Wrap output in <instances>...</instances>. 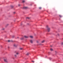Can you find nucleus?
<instances>
[{
  "mask_svg": "<svg viewBox=\"0 0 63 63\" xmlns=\"http://www.w3.org/2000/svg\"><path fill=\"white\" fill-rule=\"evenodd\" d=\"M25 2V0H23L22 1L23 3H24V2Z\"/></svg>",
  "mask_w": 63,
  "mask_h": 63,
  "instance_id": "obj_13",
  "label": "nucleus"
},
{
  "mask_svg": "<svg viewBox=\"0 0 63 63\" xmlns=\"http://www.w3.org/2000/svg\"><path fill=\"white\" fill-rule=\"evenodd\" d=\"M36 42L37 43H39V42L38 41H37Z\"/></svg>",
  "mask_w": 63,
  "mask_h": 63,
  "instance_id": "obj_19",
  "label": "nucleus"
},
{
  "mask_svg": "<svg viewBox=\"0 0 63 63\" xmlns=\"http://www.w3.org/2000/svg\"><path fill=\"white\" fill-rule=\"evenodd\" d=\"M17 38H19L18 37H17Z\"/></svg>",
  "mask_w": 63,
  "mask_h": 63,
  "instance_id": "obj_28",
  "label": "nucleus"
},
{
  "mask_svg": "<svg viewBox=\"0 0 63 63\" xmlns=\"http://www.w3.org/2000/svg\"><path fill=\"white\" fill-rule=\"evenodd\" d=\"M13 6L12 7V8H13Z\"/></svg>",
  "mask_w": 63,
  "mask_h": 63,
  "instance_id": "obj_29",
  "label": "nucleus"
},
{
  "mask_svg": "<svg viewBox=\"0 0 63 63\" xmlns=\"http://www.w3.org/2000/svg\"><path fill=\"white\" fill-rule=\"evenodd\" d=\"M15 57H16V55H15Z\"/></svg>",
  "mask_w": 63,
  "mask_h": 63,
  "instance_id": "obj_24",
  "label": "nucleus"
},
{
  "mask_svg": "<svg viewBox=\"0 0 63 63\" xmlns=\"http://www.w3.org/2000/svg\"><path fill=\"white\" fill-rule=\"evenodd\" d=\"M27 18H28V19H29V18L28 17H27Z\"/></svg>",
  "mask_w": 63,
  "mask_h": 63,
  "instance_id": "obj_21",
  "label": "nucleus"
},
{
  "mask_svg": "<svg viewBox=\"0 0 63 63\" xmlns=\"http://www.w3.org/2000/svg\"><path fill=\"white\" fill-rule=\"evenodd\" d=\"M44 42H45V41L43 40L42 41V43H44Z\"/></svg>",
  "mask_w": 63,
  "mask_h": 63,
  "instance_id": "obj_9",
  "label": "nucleus"
},
{
  "mask_svg": "<svg viewBox=\"0 0 63 63\" xmlns=\"http://www.w3.org/2000/svg\"><path fill=\"white\" fill-rule=\"evenodd\" d=\"M23 39H24V38H23V37H22L21 38V40H23Z\"/></svg>",
  "mask_w": 63,
  "mask_h": 63,
  "instance_id": "obj_8",
  "label": "nucleus"
},
{
  "mask_svg": "<svg viewBox=\"0 0 63 63\" xmlns=\"http://www.w3.org/2000/svg\"><path fill=\"white\" fill-rule=\"evenodd\" d=\"M4 61L5 62H6V63H7V62H8V61H7V59H4Z\"/></svg>",
  "mask_w": 63,
  "mask_h": 63,
  "instance_id": "obj_2",
  "label": "nucleus"
},
{
  "mask_svg": "<svg viewBox=\"0 0 63 63\" xmlns=\"http://www.w3.org/2000/svg\"><path fill=\"white\" fill-rule=\"evenodd\" d=\"M20 50H22V49H23V48H20Z\"/></svg>",
  "mask_w": 63,
  "mask_h": 63,
  "instance_id": "obj_11",
  "label": "nucleus"
},
{
  "mask_svg": "<svg viewBox=\"0 0 63 63\" xmlns=\"http://www.w3.org/2000/svg\"><path fill=\"white\" fill-rule=\"evenodd\" d=\"M58 36H59V34H58Z\"/></svg>",
  "mask_w": 63,
  "mask_h": 63,
  "instance_id": "obj_25",
  "label": "nucleus"
},
{
  "mask_svg": "<svg viewBox=\"0 0 63 63\" xmlns=\"http://www.w3.org/2000/svg\"><path fill=\"white\" fill-rule=\"evenodd\" d=\"M19 53H16V54H18Z\"/></svg>",
  "mask_w": 63,
  "mask_h": 63,
  "instance_id": "obj_17",
  "label": "nucleus"
},
{
  "mask_svg": "<svg viewBox=\"0 0 63 63\" xmlns=\"http://www.w3.org/2000/svg\"><path fill=\"white\" fill-rule=\"evenodd\" d=\"M59 16H60V17H62V16L60 15H59Z\"/></svg>",
  "mask_w": 63,
  "mask_h": 63,
  "instance_id": "obj_15",
  "label": "nucleus"
},
{
  "mask_svg": "<svg viewBox=\"0 0 63 63\" xmlns=\"http://www.w3.org/2000/svg\"><path fill=\"white\" fill-rule=\"evenodd\" d=\"M30 37L31 38H33V36H30Z\"/></svg>",
  "mask_w": 63,
  "mask_h": 63,
  "instance_id": "obj_6",
  "label": "nucleus"
},
{
  "mask_svg": "<svg viewBox=\"0 0 63 63\" xmlns=\"http://www.w3.org/2000/svg\"><path fill=\"white\" fill-rule=\"evenodd\" d=\"M52 47V46H50V47Z\"/></svg>",
  "mask_w": 63,
  "mask_h": 63,
  "instance_id": "obj_26",
  "label": "nucleus"
},
{
  "mask_svg": "<svg viewBox=\"0 0 63 63\" xmlns=\"http://www.w3.org/2000/svg\"><path fill=\"white\" fill-rule=\"evenodd\" d=\"M8 42H10V40H8Z\"/></svg>",
  "mask_w": 63,
  "mask_h": 63,
  "instance_id": "obj_18",
  "label": "nucleus"
},
{
  "mask_svg": "<svg viewBox=\"0 0 63 63\" xmlns=\"http://www.w3.org/2000/svg\"><path fill=\"white\" fill-rule=\"evenodd\" d=\"M27 7H24L23 8L24 9H27Z\"/></svg>",
  "mask_w": 63,
  "mask_h": 63,
  "instance_id": "obj_7",
  "label": "nucleus"
},
{
  "mask_svg": "<svg viewBox=\"0 0 63 63\" xmlns=\"http://www.w3.org/2000/svg\"><path fill=\"white\" fill-rule=\"evenodd\" d=\"M18 6H20V5L19 4V5H18Z\"/></svg>",
  "mask_w": 63,
  "mask_h": 63,
  "instance_id": "obj_27",
  "label": "nucleus"
},
{
  "mask_svg": "<svg viewBox=\"0 0 63 63\" xmlns=\"http://www.w3.org/2000/svg\"><path fill=\"white\" fill-rule=\"evenodd\" d=\"M40 45H41V44H39Z\"/></svg>",
  "mask_w": 63,
  "mask_h": 63,
  "instance_id": "obj_32",
  "label": "nucleus"
},
{
  "mask_svg": "<svg viewBox=\"0 0 63 63\" xmlns=\"http://www.w3.org/2000/svg\"><path fill=\"white\" fill-rule=\"evenodd\" d=\"M29 53H27V54L26 55H29Z\"/></svg>",
  "mask_w": 63,
  "mask_h": 63,
  "instance_id": "obj_10",
  "label": "nucleus"
},
{
  "mask_svg": "<svg viewBox=\"0 0 63 63\" xmlns=\"http://www.w3.org/2000/svg\"><path fill=\"white\" fill-rule=\"evenodd\" d=\"M24 37L25 38H28V36H24Z\"/></svg>",
  "mask_w": 63,
  "mask_h": 63,
  "instance_id": "obj_3",
  "label": "nucleus"
},
{
  "mask_svg": "<svg viewBox=\"0 0 63 63\" xmlns=\"http://www.w3.org/2000/svg\"><path fill=\"white\" fill-rule=\"evenodd\" d=\"M50 50L51 51H52V50H53V49H52V48H51L50 49Z\"/></svg>",
  "mask_w": 63,
  "mask_h": 63,
  "instance_id": "obj_12",
  "label": "nucleus"
},
{
  "mask_svg": "<svg viewBox=\"0 0 63 63\" xmlns=\"http://www.w3.org/2000/svg\"><path fill=\"white\" fill-rule=\"evenodd\" d=\"M14 47H16L17 46V45H16L15 44H14Z\"/></svg>",
  "mask_w": 63,
  "mask_h": 63,
  "instance_id": "obj_4",
  "label": "nucleus"
},
{
  "mask_svg": "<svg viewBox=\"0 0 63 63\" xmlns=\"http://www.w3.org/2000/svg\"><path fill=\"white\" fill-rule=\"evenodd\" d=\"M39 9H40H40H42V7H39Z\"/></svg>",
  "mask_w": 63,
  "mask_h": 63,
  "instance_id": "obj_14",
  "label": "nucleus"
},
{
  "mask_svg": "<svg viewBox=\"0 0 63 63\" xmlns=\"http://www.w3.org/2000/svg\"><path fill=\"white\" fill-rule=\"evenodd\" d=\"M14 37H15V36H12L13 38H14Z\"/></svg>",
  "mask_w": 63,
  "mask_h": 63,
  "instance_id": "obj_16",
  "label": "nucleus"
},
{
  "mask_svg": "<svg viewBox=\"0 0 63 63\" xmlns=\"http://www.w3.org/2000/svg\"><path fill=\"white\" fill-rule=\"evenodd\" d=\"M47 28L48 32H49L50 30V28H49L48 26H47Z\"/></svg>",
  "mask_w": 63,
  "mask_h": 63,
  "instance_id": "obj_1",
  "label": "nucleus"
},
{
  "mask_svg": "<svg viewBox=\"0 0 63 63\" xmlns=\"http://www.w3.org/2000/svg\"><path fill=\"white\" fill-rule=\"evenodd\" d=\"M62 45H63V42H62Z\"/></svg>",
  "mask_w": 63,
  "mask_h": 63,
  "instance_id": "obj_20",
  "label": "nucleus"
},
{
  "mask_svg": "<svg viewBox=\"0 0 63 63\" xmlns=\"http://www.w3.org/2000/svg\"><path fill=\"white\" fill-rule=\"evenodd\" d=\"M55 52H56V51Z\"/></svg>",
  "mask_w": 63,
  "mask_h": 63,
  "instance_id": "obj_31",
  "label": "nucleus"
},
{
  "mask_svg": "<svg viewBox=\"0 0 63 63\" xmlns=\"http://www.w3.org/2000/svg\"><path fill=\"white\" fill-rule=\"evenodd\" d=\"M30 42L31 43H33V40H31Z\"/></svg>",
  "mask_w": 63,
  "mask_h": 63,
  "instance_id": "obj_5",
  "label": "nucleus"
},
{
  "mask_svg": "<svg viewBox=\"0 0 63 63\" xmlns=\"http://www.w3.org/2000/svg\"><path fill=\"white\" fill-rule=\"evenodd\" d=\"M8 48H9V47H8Z\"/></svg>",
  "mask_w": 63,
  "mask_h": 63,
  "instance_id": "obj_30",
  "label": "nucleus"
},
{
  "mask_svg": "<svg viewBox=\"0 0 63 63\" xmlns=\"http://www.w3.org/2000/svg\"><path fill=\"white\" fill-rule=\"evenodd\" d=\"M32 62H33V63H34V61H32Z\"/></svg>",
  "mask_w": 63,
  "mask_h": 63,
  "instance_id": "obj_22",
  "label": "nucleus"
},
{
  "mask_svg": "<svg viewBox=\"0 0 63 63\" xmlns=\"http://www.w3.org/2000/svg\"><path fill=\"white\" fill-rule=\"evenodd\" d=\"M14 14H15L16 13V12H14Z\"/></svg>",
  "mask_w": 63,
  "mask_h": 63,
  "instance_id": "obj_23",
  "label": "nucleus"
}]
</instances>
